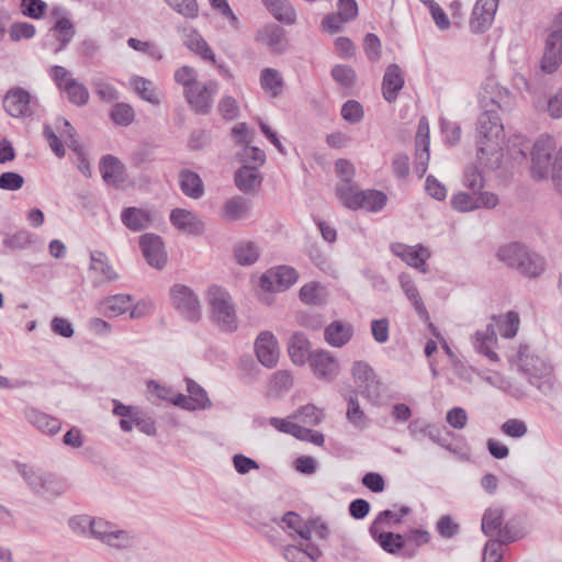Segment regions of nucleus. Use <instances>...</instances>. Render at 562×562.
Returning <instances> with one entry per match:
<instances>
[{"label": "nucleus", "instance_id": "473e14b6", "mask_svg": "<svg viewBox=\"0 0 562 562\" xmlns=\"http://www.w3.org/2000/svg\"><path fill=\"white\" fill-rule=\"evenodd\" d=\"M179 186L184 195L191 199H200L204 194L203 181L200 176L191 170L183 169L179 172Z\"/></svg>", "mask_w": 562, "mask_h": 562}, {"label": "nucleus", "instance_id": "69168bd1", "mask_svg": "<svg viewBox=\"0 0 562 562\" xmlns=\"http://www.w3.org/2000/svg\"><path fill=\"white\" fill-rule=\"evenodd\" d=\"M337 195L341 203L348 207V209H357L358 199H357V191L351 182L341 183L337 186L336 188Z\"/></svg>", "mask_w": 562, "mask_h": 562}, {"label": "nucleus", "instance_id": "338daca9", "mask_svg": "<svg viewBox=\"0 0 562 562\" xmlns=\"http://www.w3.org/2000/svg\"><path fill=\"white\" fill-rule=\"evenodd\" d=\"M501 430L504 435L518 439L522 438L528 432V427L524 420L510 418L502 424Z\"/></svg>", "mask_w": 562, "mask_h": 562}, {"label": "nucleus", "instance_id": "79ce46f5", "mask_svg": "<svg viewBox=\"0 0 562 562\" xmlns=\"http://www.w3.org/2000/svg\"><path fill=\"white\" fill-rule=\"evenodd\" d=\"M186 46L200 55L204 60L215 63V55L207 42L195 31L187 35L184 41Z\"/></svg>", "mask_w": 562, "mask_h": 562}, {"label": "nucleus", "instance_id": "2eb2a0df", "mask_svg": "<svg viewBox=\"0 0 562 562\" xmlns=\"http://www.w3.org/2000/svg\"><path fill=\"white\" fill-rule=\"evenodd\" d=\"M255 351L258 361L266 368H274L280 358L277 338L271 331H261L255 341Z\"/></svg>", "mask_w": 562, "mask_h": 562}, {"label": "nucleus", "instance_id": "6e6552de", "mask_svg": "<svg viewBox=\"0 0 562 562\" xmlns=\"http://www.w3.org/2000/svg\"><path fill=\"white\" fill-rule=\"evenodd\" d=\"M504 510L499 506L487 508L482 517L481 528L485 536H497L501 542H514L521 537V532L512 524L503 525Z\"/></svg>", "mask_w": 562, "mask_h": 562}, {"label": "nucleus", "instance_id": "f257e3e1", "mask_svg": "<svg viewBox=\"0 0 562 562\" xmlns=\"http://www.w3.org/2000/svg\"><path fill=\"white\" fill-rule=\"evenodd\" d=\"M494 86L496 83L493 79H488L483 86L481 103L485 108L491 103L493 108L486 109L481 113L476 123V159L477 164L487 170L498 169L503 158L502 140L504 137V126L494 109L495 106L502 108L503 92L499 91L497 95L490 94L487 88H493ZM504 94L507 95L508 91L504 90Z\"/></svg>", "mask_w": 562, "mask_h": 562}, {"label": "nucleus", "instance_id": "6ab92c4d", "mask_svg": "<svg viewBox=\"0 0 562 562\" xmlns=\"http://www.w3.org/2000/svg\"><path fill=\"white\" fill-rule=\"evenodd\" d=\"M562 63V30L553 31L547 38L541 69L547 74L554 72Z\"/></svg>", "mask_w": 562, "mask_h": 562}, {"label": "nucleus", "instance_id": "2f4dec72", "mask_svg": "<svg viewBox=\"0 0 562 562\" xmlns=\"http://www.w3.org/2000/svg\"><path fill=\"white\" fill-rule=\"evenodd\" d=\"M398 279L403 292L405 293L408 301L413 304L419 318L425 321L428 319V311L423 302V299L419 295V291L416 288L414 281L411 279L409 276L405 273H402Z\"/></svg>", "mask_w": 562, "mask_h": 562}, {"label": "nucleus", "instance_id": "dca6fc26", "mask_svg": "<svg viewBox=\"0 0 562 562\" xmlns=\"http://www.w3.org/2000/svg\"><path fill=\"white\" fill-rule=\"evenodd\" d=\"M391 251L408 266L424 273L428 271L426 260L430 257V254L423 245L409 246L403 243H393Z\"/></svg>", "mask_w": 562, "mask_h": 562}, {"label": "nucleus", "instance_id": "7ed1b4c3", "mask_svg": "<svg viewBox=\"0 0 562 562\" xmlns=\"http://www.w3.org/2000/svg\"><path fill=\"white\" fill-rule=\"evenodd\" d=\"M557 143L552 136L542 135L533 144L531 151V176L535 179H547L549 175L554 189L562 195V147L555 151Z\"/></svg>", "mask_w": 562, "mask_h": 562}, {"label": "nucleus", "instance_id": "7c9ffc66", "mask_svg": "<svg viewBox=\"0 0 562 562\" xmlns=\"http://www.w3.org/2000/svg\"><path fill=\"white\" fill-rule=\"evenodd\" d=\"M272 16L282 23L292 25L296 21V11L289 0H261Z\"/></svg>", "mask_w": 562, "mask_h": 562}, {"label": "nucleus", "instance_id": "37998d69", "mask_svg": "<svg viewBox=\"0 0 562 562\" xmlns=\"http://www.w3.org/2000/svg\"><path fill=\"white\" fill-rule=\"evenodd\" d=\"M113 414L122 417L120 427L123 431L128 432L133 429L134 422L139 414L138 408L130 405H124L119 400H113Z\"/></svg>", "mask_w": 562, "mask_h": 562}, {"label": "nucleus", "instance_id": "b1692460", "mask_svg": "<svg viewBox=\"0 0 562 562\" xmlns=\"http://www.w3.org/2000/svg\"><path fill=\"white\" fill-rule=\"evenodd\" d=\"M53 14L58 16V20L50 29V31L57 33L58 44L54 48V53L57 54L71 42L75 36V27L72 22L66 16V10L64 8H54Z\"/></svg>", "mask_w": 562, "mask_h": 562}, {"label": "nucleus", "instance_id": "f704fd0d", "mask_svg": "<svg viewBox=\"0 0 562 562\" xmlns=\"http://www.w3.org/2000/svg\"><path fill=\"white\" fill-rule=\"evenodd\" d=\"M132 296L130 294H115L105 297L101 304V313L106 317H115L125 313L131 304Z\"/></svg>", "mask_w": 562, "mask_h": 562}, {"label": "nucleus", "instance_id": "9d476101", "mask_svg": "<svg viewBox=\"0 0 562 562\" xmlns=\"http://www.w3.org/2000/svg\"><path fill=\"white\" fill-rule=\"evenodd\" d=\"M172 306L189 322L196 323L201 318V304L196 294L187 285L175 284L170 289Z\"/></svg>", "mask_w": 562, "mask_h": 562}, {"label": "nucleus", "instance_id": "72a5a7b5", "mask_svg": "<svg viewBox=\"0 0 562 562\" xmlns=\"http://www.w3.org/2000/svg\"><path fill=\"white\" fill-rule=\"evenodd\" d=\"M261 249L256 241L240 240L234 246V258L240 266H252L260 257Z\"/></svg>", "mask_w": 562, "mask_h": 562}, {"label": "nucleus", "instance_id": "4c0bfd02", "mask_svg": "<svg viewBox=\"0 0 562 562\" xmlns=\"http://www.w3.org/2000/svg\"><path fill=\"white\" fill-rule=\"evenodd\" d=\"M409 512V507L402 506L400 512L386 509L379 513L369 528L370 535H374L376 531H381L383 526L391 527L392 525L401 524L403 517L406 516Z\"/></svg>", "mask_w": 562, "mask_h": 562}, {"label": "nucleus", "instance_id": "c756f323", "mask_svg": "<svg viewBox=\"0 0 562 562\" xmlns=\"http://www.w3.org/2000/svg\"><path fill=\"white\" fill-rule=\"evenodd\" d=\"M24 414L29 423L43 432L54 435L60 430V422L46 413L31 407L26 408Z\"/></svg>", "mask_w": 562, "mask_h": 562}, {"label": "nucleus", "instance_id": "09e8293b", "mask_svg": "<svg viewBox=\"0 0 562 562\" xmlns=\"http://www.w3.org/2000/svg\"><path fill=\"white\" fill-rule=\"evenodd\" d=\"M110 117L116 125L128 126L135 119V112L127 103H116L111 110Z\"/></svg>", "mask_w": 562, "mask_h": 562}, {"label": "nucleus", "instance_id": "052dcab7", "mask_svg": "<svg viewBox=\"0 0 562 562\" xmlns=\"http://www.w3.org/2000/svg\"><path fill=\"white\" fill-rule=\"evenodd\" d=\"M43 487L41 491H36L35 494H38L44 497L58 496L64 493V484L58 479H56L53 474L47 473L41 483Z\"/></svg>", "mask_w": 562, "mask_h": 562}, {"label": "nucleus", "instance_id": "1a4fd4ad", "mask_svg": "<svg viewBox=\"0 0 562 562\" xmlns=\"http://www.w3.org/2000/svg\"><path fill=\"white\" fill-rule=\"evenodd\" d=\"M217 92L218 83L215 80H207L183 90V97L194 113L207 115L212 110L213 99Z\"/></svg>", "mask_w": 562, "mask_h": 562}, {"label": "nucleus", "instance_id": "f03ea898", "mask_svg": "<svg viewBox=\"0 0 562 562\" xmlns=\"http://www.w3.org/2000/svg\"><path fill=\"white\" fill-rule=\"evenodd\" d=\"M69 528L77 535L90 536L103 544L117 550L130 551L137 546V535L103 518L77 515L69 519Z\"/></svg>", "mask_w": 562, "mask_h": 562}, {"label": "nucleus", "instance_id": "8fccbe9b", "mask_svg": "<svg viewBox=\"0 0 562 562\" xmlns=\"http://www.w3.org/2000/svg\"><path fill=\"white\" fill-rule=\"evenodd\" d=\"M239 158L243 165H249L250 167H255L258 169L266 161V154L262 149L245 145L241 151L239 153Z\"/></svg>", "mask_w": 562, "mask_h": 562}, {"label": "nucleus", "instance_id": "6e6d98bb", "mask_svg": "<svg viewBox=\"0 0 562 562\" xmlns=\"http://www.w3.org/2000/svg\"><path fill=\"white\" fill-rule=\"evenodd\" d=\"M294 417L299 418L302 423L306 425L316 426L322 422L324 414L321 408L316 407L313 404H307L300 407L295 413Z\"/></svg>", "mask_w": 562, "mask_h": 562}, {"label": "nucleus", "instance_id": "680f3d73", "mask_svg": "<svg viewBox=\"0 0 562 562\" xmlns=\"http://www.w3.org/2000/svg\"><path fill=\"white\" fill-rule=\"evenodd\" d=\"M166 2L187 19L198 18L199 7L196 0H166Z\"/></svg>", "mask_w": 562, "mask_h": 562}, {"label": "nucleus", "instance_id": "0eeeda50", "mask_svg": "<svg viewBox=\"0 0 562 562\" xmlns=\"http://www.w3.org/2000/svg\"><path fill=\"white\" fill-rule=\"evenodd\" d=\"M212 318L222 330L234 331L237 329V319L232 297L221 286H211L207 292Z\"/></svg>", "mask_w": 562, "mask_h": 562}, {"label": "nucleus", "instance_id": "3c124183", "mask_svg": "<svg viewBox=\"0 0 562 562\" xmlns=\"http://www.w3.org/2000/svg\"><path fill=\"white\" fill-rule=\"evenodd\" d=\"M2 244L10 250L26 249L32 244V235L27 231H19L14 234L7 235Z\"/></svg>", "mask_w": 562, "mask_h": 562}, {"label": "nucleus", "instance_id": "603ef678", "mask_svg": "<svg viewBox=\"0 0 562 562\" xmlns=\"http://www.w3.org/2000/svg\"><path fill=\"white\" fill-rule=\"evenodd\" d=\"M132 86L143 100L150 102L153 104L159 103V99L156 97V93L153 89L151 81L143 77L136 76L132 78Z\"/></svg>", "mask_w": 562, "mask_h": 562}, {"label": "nucleus", "instance_id": "c9c22d12", "mask_svg": "<svg viewBox=\"0 0 562 562\" xmlns=\"http://www.w3.org/2000/svg\"><path fill=\"white\" fill-rule=\"evenodd\" d=\"M260 86L271 98H278L284 88V80L279 70L263 68L260 72Z\"/></svg>", "mask_w": 562, "mask_h": 562}, {"label": "nucleus", "instance_id": "0e129e2a", "mask_svg": "<svg viewBox=\"0 0 562 562\" xmlns=\"http://www.w3.org/2000/svg\"><path fill=\"white\" fill-rule=\"evenodd\" d=\"M331 76L335 81L347 88L352 87L357 78L355 70L347 65H336L331 69Z\"/></svg>", "mask_w": 562, "mask_h": 562}, {"label": "nucleus", "instance_id": "f8f14e48", "mask_svg": "<svg viewBox=\"0 0 562 562\" xmlns=\"http://www.w3.org/2000/svg\"><path fill=\"white\" fill-rule=\"evenodd\" d=\"M299 279L296 270L289 266H279L263 273L260 286L266 291H283L294 284Z\"/></svg>", "mask_w": 562, "mask_h": 562}, {"label": "nucleus", "instance_id": "423d86ee", "mask_svg": "<svg viewBox=\"0 0 562 562\" xmlns=\"http://www.w3.org/2000/svg\"><path fill=\"white\" fill-rule=\"evenodd\" d=\"M517 357L519 369L531 385L544 394L553 389L552 367L546 359L535 353L528 345L519 346Z\"/></svg>", "mask_w": 562, "mask_h": 562}, {"label": "nucleus", "instance_id": "4d7b16f0", "mask_svg": "<svg viewBox=\"0 0 562 562\" xmlns=\"http://www.w3.org/2000/svg\"><path fill=\"white\" fill-rule=\"evenodd\" d=\"M127 45L132 49L144 53L145 55H147L148 57H150L155 60H160L162 58V54H161L160 49L153 42L140 41V40H137L134 37H130L127 40Z\"/></svg>", "mask_w": 562, "mask_h": 562}, {"label": "nucleus", "instance_id": "393cba45", "mask_svg": "<svg viewBox=\"0 0 562 562\" xmlns=\"http://www.w3.org/2000/svg\"><path fill=\"white\" fill-rule=\"evenodd\" d=\"M251 202L244 196L235 195L223 204L221 217L225 222H237L246 218L250 212Z\"/></svg>", "mask_w": 562, "mask_h": 562}, {"label": "nucleus", "instance_id": "4468645a", "mask_svg": "<svg viewBox=\"0 0 562 562\" xmlns=\"http://www.w3.org/2000/svg\"><path fill=\"white\" fill-rule=\"evenodd\" d=\"M351 373L356 384L363 395L367 397L380 395L381 382L368 362L355 361L351 368Z\"/></svg>", "mask_w": 562, "mask_h": 562}, {"label": "nucleus", "instance_id": "e2e57ef3", "mask_svg": "<svg viewBox=\"0 0 562 562\" xmlns=\"http://www.w3.org/2000/svg\"><path fill=\"white\" fill-rule=\"evenodd\" d=\"M429 142L420 146H416L414 171L418 178H423L428 169L429 164Z\"/></svg>", "mask_w": 562, "mask_h": 562}, {"label": "nucleus", "instance_id": "774afa93", "mask_svg": "<svg viewBox=\"0 0 562 562\" xmlns=\"http://www.w3.org/2000/svg\"><path fill=\"white\" fill-rule=\"evenodd\" d=\"M35 33H36L35 26L27 22L13 23L9 30L10 38L13 42H19L22 38L30 40V38L34 37Z\"/></svg>", "mask_w": 562, "mask_h": 562}, {"label": "nucleus", "instance_id": "f3484780", "mask_svg": "<svg viewBox=\"0 0 562 562\" xmlns=\"http://www.w3.org/2000/svg\"><path fill=\"white\" fill-rule=\"evenodd\" d=\"M310 367L314 375L323 381H333L339 373V362L327 350H316L311 355Z\"/></svg>", "mask_w": 562, "mask_h": 562}, {"label": "nucleus", "instance_id": "412c9836", "mask_svg": "<svg viewBox=\"0 0 562 562\" xmlns=\"http://www.w3.org/2000/svg\"><path fill=\"white\" fill-rule=\"evenodd\" d=\"M30 101L31 95L26 90L14 88L5 94L3 105L9 115L22 117L32 114Z\"/></svg>", "mask_w": 562, "mask_h": 562}, {"label": "nucleus", "instance_id": "864d4df0", "mask_svg": "<svg viewBox=\"0 0 562 562\" xmlns=\"http://www.w3.org/2000/svg\"><path fill=\"white\" fill-rule=\"evenodd\" d=\"M92 87L97 95L103 102L110 103L119 99V91L116 88L102 78H93Z\"/></svg>", "mask_w": 562, "mask_h": 562}, {"label": "nucleus", "instance_id": "5701e85b", "mask_svg": "<svg viewBox=\"0 0 562 562\" xmlns=\"http://www.w3.org/2000/svg\"><path fill=\"white\" fill-rule=\"evenodd\" d=\"M404 75L396 64L389 65L382 80V94L386 102L392 103L397 99L398 92L404 87Z\"/></svg>", "mask_w": 562, "mask_h": 562}, {"label": "nucleus", "instance_id": "c03bdc74", "mask_svg": "<svg viewBox=\"0 0 562 562\" xmlns=\"http://www.w3.org/2000/svg\"><path fill=\"white\" fill-rule=\"evenodd\" d=\"M300 299L310 305H321L326 302L327 292L321 284L312 282L301 288Z\"/></svg>", "mask_w": 562, "mask_h": 562}, {"label": "nucleus", "instance_id": "cd10ccee", "mask_svg": "<svg viewBox=\"0 0 562 562\" xmlns=\"http://www.w3.org/2000/svg\"><path fill=\"white\" fill-rule=\"evenodd\" d=\"M122 223L133 232H140L149 227L151 214L143 209L130 206L121 213Z\"/></svg>", "mask_w": 562, "mask_h": 562}, {"label": "nucleus", "instance_id": "a19ab883", "mask_svg": "<svg viewBox=\"0 0 562 562\" xmlns=\"http://www.w3.org/2000/svg\"><path fill=\"white\" fill-rule=\"evenodd\" d=\"M61 91L66 92L69 102L75 105L81 106L89 101L87 87L76 79L66 80Z\"/></svg>", "mask_w": 562, "mask_h": 562}, {"label": "nucleus", "instance_id": "a18cd8bd", "mask_svg": "<svg viewBox=\"0 0 562 562\" xmlns=\"http://www.w3.org/2000/svg\"><path fill=\"white\" fill-rule=\"evenodd\" d=\"M90 259H91L90 268L92 270H94V271L101 273L102 276H104V278L108 281L117 280L119 276L114 271L112 266L109 263L108 257L105 256L104 252L94 251V252L91 254Z\"/></svg>", "mask_w": 562, "mask_h": 562}, {"label": "nucleus", "instance_id": "e433bc0d", "mask_svg": "<svg viewBox=\"0 0 562 562\" xmlns=\"http://www.w3.org/2000/svg\"><path fill=\"white\" fill-rule=\"evenodd\" d=\"M357 209H364L370 212L381 211L387 201V196L378 190H362L357 193Z\"/></svg>", "mask_w": 562, "mask_h": 562}, {"label": "nucleus", "instance_id": "4be33fe9", "mask_svg": "<svg viewBox=\"0 0 562 562\" xmlns=\"http://www.w3.org/2000/svg\"><path fill=\"white\" fill-rule=\"evenodd\" d=\"M100 173L108 186L120 187L126 179L124 164L113 155H104L99 162Z\"/></svg>", "mask_w": 562, "mask_h": 562}, {"label": "nucleus", "instance_id": "bf43d9fd", "mask_svg": "<svg viewBox=\"0 0 562 562\" xmlns=\"http://www.w3.org/2000/svg\"><path fill=\"white\" fill-rule=\"evenodd\" d=\"M451 205L460 212H470L477 209L476 193L458 192L451 198Z\"/></svg>", "mask_w": 562, "mask_h": 562}, {"label": "nucleus", "instance_id": "a211bd4d", "mask_svg": "<svg viewBox=\"0 0 562 562\" xmlns=\"http://www.w3.org/2000/svg\"><path fill=\"white\" fill-rule=\"evenodd\" d=\"M170 223L181 233L191 236H199L204 233L203 221L192 211L186 209H173L170 212Z\"/></svg>", "mask_w": 562, "mask_h": 562}, {"label": "nucleus", "instance_id": "49530a36", "mask_svg": "<svg viewBox=\"0 0 562 562\" xmlns=\"http://www.w3.org/2000/svg\"><path fill=\"white\" fill-rule=\"evenodd\" d=\"M16 469L34 493H36V491H41V487H43L41 483L43 481V477H45V475L47 474V472H44L40 469H35L33 467H29L23 463H18Z\"/></svg>", "mask_w": 562, "mask_h": 562}, {"label": "nucleus", "instance_id": "5fc2aeb1", "mask_svg": "<svg viewBox=\"0 0 562 562\" xmlns=\"http://www.w3.org/2000/svg\"><path fill=\"white\" fill-rule=\"evenodd\" d=\"M187 391L189 393V397L192 398V401L194 402L195 407H198V409H205V408L211 407L212 403H211L210 398L207 397L206 392L196 382L188 379L187 380Z\"/></svg>", "mask_w": 562, "mask_h": 562}, {"label": "nucleus", "instance_id": "a878e982", "mask_svg": "<svg viewBox=\"0 0 562 562\" xmlns=\"http://www.w3.org/2000/svg\"><path fill=\"white\" fill-rule=\"evenodd\" d=\"M261 182L262 177L258 169L250 167L249 165H243L235 172V184L245 193L256 192L260 188Z\"/></svg>", "mask_w": 562, "mask_h": 562}, {"label": "nucleus", "instance_id": "c85d7f7f", "mask_svg": "<svg viewBox=\"0 0 562 562\" xmlns=\"http://www.w3.org/2000/svg\"><path fill=\"white\" fill-rule=\"evenodd\" d=\"M310 341L302 333H294L289 342V355L294 364L303 366L307 360L311 361Z\"/></svg>", "mask_w": 562, "mask_h": 562}, {"label": "nucleus", "instance_id": "58836bf2", "mask_svg": "<svg viewBox=\"0 0 562 562\" xmlns=\"http://www.w3.org/2000/svg\"><path fill=\"white\" fill-rule=\"evenodd\" d=\"M371 537L380 544V547L387 553L396 554L404 548L405 538L403 535L385 531H376Z\"/></svg>", "mask_w": 562, "mask_h": 562}, {"label": "nucleus", "instance_id": "39448f33", "mask_svg": "<svg viewBox=\"0 0 562 562\" xmlns=\"http://www.w3.org/2000/svg\"><path fill=\"white\" fill-rule=\"evenodd\" d=\"M498 261L519 273L535 278L543 270L542 259L520 243H509L498 248Z\"/></svg>", "mask_w": 562, "mask_h": 562}, {"label": "nucleus", "instance_id": "de8ad7c7", "mask_svg": "<svg viewBox=\"0 0 562 562\" xmlns=\"http://www.w3.org/2000/svg\"><path fill=\"white\" fill-rule=\"evenodd\" d=\"M462 183L465 188L476 193L484 187V177L482 170L475 165H470L464 169Z\"/></svg>", "mask_w": 562, "mask_h": 562}, {"label": "nucleus", "instance_id": "bb28decb", "mask_svg": "<svg viewBox=\"0 0 562 562\" xmlns=\"http://www.w3.org/2000/svg\"><path fill=\"white\" fill-rule=\"evenodd\" d=\"M353 335V328L349 324L340 321L330 323L324 331L326 342L333 347L340 348L350 341Z\"/></svg>", "mask_w": 562, "mask_h": 562}, {"label": "nucleus", "instance_id": "ddd939ff", "mask_svg": "<svg viewBox=\"0 0 562 562\" xmlns=\"http://www.w3.org/2000/svg\"><path fill=\"white\" fill-rule=\"evenodd\" d=\"M139 247L146 262L158 270L167 263V252L160 236L156 234H144L139 237Z\"/></svg>", "mask_w": 562, "mask_h": 562}, {"label": "nucleus", "instance_id": "20e7f679", "mask_svg": "<svg viewBox=\"0 0 562 562\" xmlns=\"http://www.w3.org/2000/svg\"><path fill=\"white\" fill-rule=\"evenodd\" d=\"M492 323L487 324L485 329L477 330L473 336V346L479 353L484 355L491 361L497 362L498 355L493 350L497 345V336L495 326L502 337L510 339L514 338L519 329V315L514 311H509L504 315L493 316Z\"/></svg>", "mask_w": 562, "mask_h": 562}, {"label": "nucleus", "instance_id": "aec40b11", "mask_svg": "<svg viewBox=\"0 0 562 562\" xmlns=\"http://www.w3.org/2000/svg\"><path fill=\"white\" fill-rule=\"evenodd\" d=\"M255 40L274 53L280 54L286 49L285 30L276 23L261 26L257 31Z\"/></svg>", "mask_w": 562, "mask_h": 562}, {"label": "nucleus", "instance_id": "9b49d317", "mask_svg": "<svg viewBox=\"0 0 562 562\" xmlns=\"http://www.w3.org/2000/svg\"><path fill=\"white\" fill-rule=\"evenodd\" d=\"M498 8V0H476L469 26L472 33H485L494 22Z\"/></svg>", "mask_w": 562, "mask_h": 562}, {"label": "nucleus", "instance_id": "ea45409f", "mask_svg": "<svg viewBox=\"0 0 562 562\" xmlns=\"http://www.w3.org/2000/svg\"><path fill=\"white\" fill-rule=\"evenodd\" d=\"M348 407L346 412L347 420L357 429H364L368 426V417L366 413L361 409L357 393L352 391V393L347 398Z\"/></svg>", "mask_w": 562, "mask_h": 562}, {"label": "nucleus", "instance_id": "13d9d810", "mask_svg": "<svg viewBox=\"0 0 562 562\" xmlns=\"http://www.w3.org/2000/svg\"><path fill=\"white\" fill-rule=\"evenodd\" d=\"M173 78L178 85L183 87V90L190 89L199 83L198 71L193 67L187 65L176 69Z\"/></svg>", "mask_w": 562, "mask_h": 562}]
</instances>
